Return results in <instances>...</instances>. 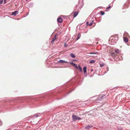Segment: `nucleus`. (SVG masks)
<instances>
[{"label": "nucleus", "instance_id": "obj_34", "mask_svg": "<svg viewBox=\"0 0 130 130\" xmlns=\"http://www.w3.org/2000/svg\"><path fill=\"white\" fill-rule=\"evenodd\" d=\"M102 97H101V99H102Z\"/></svg>", "mask_w": 130, "mask_h": 130}, {"label": "nucleus", "instance_id": "obj_17", "mask_svg": "<svg viewBox=\"0 0 130 130\" xmlns=\"http://www.w3.org/2000/svg\"><path fill=\"white\" fill-rule=\"evenodd\" d=\"M95 62V60H92L90 61V63H93Z\"/></svg>", "mask_w": 130, "mask_h": 130}, {"label": "nucleus", "instance_id": "obj_25", "mask_svg": "<svg viewBox=\"0 0 130 130\" xmlns=\"http://www.w3.org/2000/svg\"><path fill=\"white\" fill-rule=\"evenodd\" d=\"M2 124V122L0 120V126H1Z\"/></svg>", "mask_w": 130, "mask_h": 130}, {"label": "nucleus", "instance_id": "obj_18", "mask_svg": "<svg viewBox=\"0 0 130 130\" xmlns=\"http://www.w3.org/2000/svg\"><path fill=\"white\" fill-rule=\"evenodd\" d=\"M115 52L116 54H118L119 53V50H115Z\"/></svg>", "mask_w": 130, "mask_h": 130}, {"label": "nucleus", "instance_id": "obj_36", "mask_svg": "<svg viewBox=\"0 0 130 130\" xmlns=\"http://www.w3.org/2000/svg\"><path fill=\"white\" fill-rule=\"evenodd\" d=\"M5 1H6V0H4Z\"/></svg>", "mask_w": 130, "mask_h": 130}, {"label": "nucleus", "instance_id": "obj_35", "mask_svg": "<svg viewBox=\"0 0 130 130\" xmlns=\"http://www.w3.org/2000/svg\"><path fill=\"white\" fill-rule=\"evenodd\" d=\"M26 1H28V0H26Z\"/></svg>", "mask_w": 130, "mask_h": 130}, {"label": "nucleus", "instance_id": "obj_26", "mask_svg": "<svg viewBox=\"0 0 130 130\" xmlns=\"http://www.w3.org/2000/svg\"><path fill=\"white\" fill-rule=\"evenodd\" d=\"M111 8V6H109V7H107V8H106V9H108L109 8Z\"/></svg>", "mask_w": 130, "mask_h": 130}, {"label": "nucleus", "instance_id": "obj_31", "mask_svg": "<svg viewBox=\"0 0 130 130\" xmlns=\"http://www.w3.org/2000/svg\"><path fill=\"white\" fill-rule=\"evenodd\" d=\"M72 90H71V91H70L69 92V93H70V92H72Z\"/></svg>", "mask_w": 130, "mask_h": 130}, {"label": "nucleus", "instance_id": "obj_19", "mask_svg": "<svg viewBox=\"0 0 130 130\" xmlns=\"http://www.w3.org/2000/svg\"><path fill=\"white\" fill-rule=\"evenodd\" d=\"M100 12L101 13V15H104L105 13L103 11H101Z\"/></svg>", "mask_w": 130, "mask_h": 130}, {"label": "nucleus", "instance_id": "obj_28", "mask_svg": "<svg viewBox=\"0 0 130 130\" xmlns=\"http://www.w3.org/2000/svg\"><path fill=\"white\" fill-rule=\"evenodd\" d=\"M64 46L65 47H67V46H68V45L66 44L65 43Z\"/></svg>", "mask_w": 130, "mask_h": 130}, {"label": "nucleus", "instance_id": "obj_22", "mask_svg": "<svg viewBox=\"0 0 130 130\" xmlns=\"http://www.w3.org/2000/svg\"><path fill=\"white\" fill-rule=\"evenodd\" d=\"M93 23V21L91 22V23L89 24V25L90 26H91Z\"/></svg>", "mask_w": 130, "mask_h": 130}, {"label": "nucleus", "instance_id": "obj_14", "mask_svg": "<svg viewBox=\"0 0 130 130\" xmlns=\"http://www.w3.org/2000/svg\"><path fill=\"white\" fill-rule=\"evenodd\" d=\"M80 36H81V35L79 34L77 36V38H76V40H78L80 38Z\"/></svg>", "mask_w": 130, "mask_h": 130}, {"label": "nucleus", "instance_id": "obj_15", "mask_svg": "<svg viewBox=\"0 0 130 130\" xmlns=\"http://www.w3.org/2000/svg\"><path fill=\"white\" fill-rule=\"evenodd\" d=\"M78 69H79V70H80V72H82V69L81 67L79 65H78Z\"/></svg>", "mask_w": 130, "mask_h": 130}, {"label": "nucleus", "instance_id": "obj_10", "mask_svg": "<svg viewBox=\"0 0 130 130\" xmlns=\"http://www.w3.org/2000/svg\"><path fill=\"white\" fill-rule=\"evenodd\" d=\"M98 52H90V53H87V54H98Z\"/></svg>", "mask_w": 130, "mask_h": 130}, {"label": "nucleus", "instance_id": "obj_30", "mask_svg": "<svg viewBox=\"0 0 130 130\" xmlns=\"http://www.w3.org/2000/svg\"><path fill=\"white\" fill-rule=\"evenodd\" d=\"M106 70H107V71H108V68H106Z\"/></svg>", "mask_w": 130, "mask_h": 130}, {"label": "nucleus", "instance_id": "obj_32", "mask_svg": "<svg viewBox=\"0 0 130 130\" xmlns=\"http://www.w3.org/2000/svg\"><path fill=\"white\" fill-rule=\"evenodd\" d=\"M6 1H5L4 0V3H6Z\"/></svg>", "mask_w": 130, "mask_h": 130}, {"label": "nucleus", "instance_id": "obj_1", "mask_svg": "<svg viewBox=\"0 0 130 130\" xmlns=\"http://www.w3.org/2000/svg\"><path fill=\"white\" fill-rule=\"evenodd\" d=\"M118 39V38L117 36H112L110 38L109 40L111 42V44L114 45L116 43Z\"/></svg>", "mask_w": 130, "mask_h": 130}, {"label": "nucleus", "instance_id": "obj_9", "mask_svg": "<svg viewBox=\"0 0 130 130\" xmlns=\"http://www.w3.org/2000/svg\"><path fill=\"white\" fill-rule=\"evenodd\" d=\"M92 125H88L87 126H86L85 127V128L86 129H88L92 127Z\"/></svg>", "mask_w": 130, "mask_h": 130}, {"label": "nucleus", "instance_id": "obj_29", "mask_svg": "<svg viewBox=\"0 0 130 130\" xmlns=\"http://www.w3.org/2000/svg\"><path fill=\"white\" fill-rule=\"evenodd\" d=\"M70 64H72L73 65H74V63L73 62H71L70 63Z\"/></svg>", "mask_w": 130, "mask_h": 130}, {"label": "nucleus", "instance_id": "obj_21", "mask_svg": "<svg viewBox=\"0 0 130 130\" xmlns=\"http://www.w3.org/2000/svg\"><path fill=\"white\" fill-rule=\"evenodd\" d=\"M104 65V64L103 63H101L100 64V67H102Z\"/></svg>", "mask_w": 130, "mask_h": 130}, {"label": "nucleus", "instance_id": "obj_33", "mask_svg": "<svg viewBox=\"0 0 130 130\" xmlns=\"http://www.w3.org/2000/svg\"><path fill=\"white\" fill-rule=\"evenodd\" d=\"M87 56H90V55H87Z\"/></svg>", "mask_w": 130, "mask_h": 130}, {"label": "nucleus", "instance_id": "obj_11", "mask_svg": "<svg viewBox=\"0 0 130 130\" xmlns=\"http://www.w3.org/2000/svg\"><path fill=\"white\" fill-rule=\"evenodd\" d=\"M83 71L84 73L86 72L87 71V68L86 67H84L83 68Z\"/></svg>", "mask_w": 130, "mask_h": 130}, {"label": "nucleus", "instance_id": "obj_2", "mask_svg": "<svg viewBox=\"0 0 130 130\" xmlns=\"http://www.w3.org/2000/svg\"><path fill=\"white\" fill-rule=\"evenodd\" d=\"M115 53L112 52H111L110 53L111 55L113 57H116L117 58V60H122V57L121 56H118V55H116Z\"/></svg>", "mask_w": 130, "mask_h": 130}, {"label": "nucleus", "instance_id": "obj_12", "mask_svg": "<svg viewBox=\"0 0 130 130\" xmlns=\"http://www.w3.org/2000/svg\"><path fill=\"white\" fill-rule=\"evenodd\" d=\"M124 40V41L125 42H127L128 41L127 38V37H124L123 38Z\"/></svg>", "mask_w": 130, "mask_h": 130}, {"label": "nucleus", "instance_id": "obj_16", "mask_svg": "<svg viewBox=\"0 0 130 130\" xmlns=\"http://www.w3.org/2000/svg\"><path fill=\"white\" fill-rule=\"evenodd\" d=\"M73 66H74L75 68L76 69H78V68L77 65L74 64V65H73Z\"/></svg>", "mask_w": 130, "mask_h": 130}, {"label": "nucleus", "instance_id": "obj_13", "mask_svg": "<svg viewBox=\"0 0 130 130\" xmlns=\"http://www.w3.org/2000/svg\"><path fill=\"white\" fill-rule=\"evenodd\" d=\"M70 55L73 58H75V55L73 53H71Z\"/></svg>", "mask_w": 130, "mask_h": 130}, {"label": "nucleus", "instance_id": "obj_8", "mask_svg": "<svg viewBox=\"0 0 130 130\" xmlns=\"http://www.w3.org/2000/svg\"><path fill=\"white\" fill-rule=\"evenodd\" d=\"M78 11H76L74 12V15L73 16V17L74 18L76 17V16L78 15Z\"/></svg>", "mask_w": 130, "mask_h": 130}, {"label": "nucleus", "instance_id": "obj_23", "mask_svg": "<svg viewBox=\"0 0 130 130\" xmlns=\"http://www.w3.org/2000/svg\"><path fill=\"white\" fill-rule=\"evenodd\" d=\"M81 119L80 117H77L76 120L78 119V120H81Z\"/></svg>", "mask_w": 130, "mask_h": 130}, {"label": "nucleus", "instance_id": "obj_27", "mask_svg": "<svg viewBox=\"0 0 130 130\" xmlns=\"http://www.w3.org/2000/svg\"><path fill=\"white\" fill-rule=\"evenodd\" d=\"M89 23L88 22H86V25H89Z\"/></svg>", "mask_w": 130, "mask_h": 130}, {"label": "nucleus", "instance_id": "obj_3", "mask_svg": "<svg viewBox=\"0 0 130 130\" xmlns=\"http://www.w3.org/2000/svg\"><path fill=\"white\" fill-rule=\"evenodd\" d=\"M18 11H15L12 13V15L15 16L18 14Z\"/></svg>", "mask_w": 130, "mask_h": 130}, {"label": "nucleus", "instance_id": "obj_24", "mask_svg": "<svg viewBox=\"0 0 130 130\" xmlns=\"http://www.w3.org/2000/svg\"><path fill=\"white\" fill-rule=\"evenodd\" d=\"M3 0H0V4H3Z\"/></svg>", "mask_w": 130, "mask_h": 130}, {"label": "nucleus", "instance_id": "obj_4", "mask_svg": "<svg viewBox=\"0 0 130 130\" xmlns=\"http://www.w3.org/2000/svg\"><path fill=\"white\" fill-rule=\"evenodd\" d=\"M58 63H62L63 62H66V63H68V62L66 61H65L64 60H59L58 61Z\"/></svg>", "mask_w": 130, "mask_h": 130}, {"label": "nucleus", "instance_id": "obj_5", "mask_svg": "<svg viewBox=\"0 0 130 130\" xmlns=\"http://www.w3.org/2000/svg\"><path fill=\"white\" fill-rule=\"evenodd\" d=\"M57 21L58 22L61 23L62 22V19L60 18H58L57 19Z\"/></svg>", "mask_w": 130, "mask_h": 130}, {"label": "nucleus", "instance_id": "obj_20", "mask_svg": "<svg viewBox=\"0 0 130 130\" xmlns=\"http://www.w3.org/2000/svg\"><path fill=\"white\" fill-rule=\"evenodd\" d=\"M39 114H40L39 113H37V114H36L34 115V116L35 117H38L39 116Z\"/></svg>", "mask_w": 130, "mask_h": 130}, {"label": "nucleus", "instance_id": "obj_7", "mask_svg": "<svg viewBox=\"0 0 130 130\" xmlns=\"http://www.w3.org/2000/svg\"><path fill=\"white\" fill-rule=\"evenodd\" d=\"M72 118L74 121L76 120L77 116L74 115H73L72 116Z\"/></svg>", "mask_w": 130, "mask_h": 130}, {"label": "nucleus", "instance_id": "obj_6", "mask_svg": "<svg viewBox=\"0 0 130 130\" xmlns=\"http://www.w3.org/2000/svg\"><path fill=\"white\" fill-rule=\"evenodd\" d=\"M56 35L55 36H54L53 38L52 39V40L51 41V43H52L54 42V41L56 39Z\"/></svg>", "mask_w": 130, "mask_h": 130}]
</instances>
